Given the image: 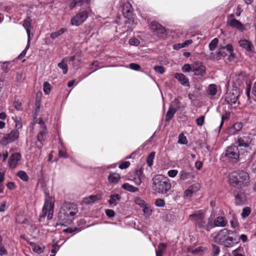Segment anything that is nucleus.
I'll return each instance as SVG.
<instances>
[{"label": "nucleus", "mask_w": 256, "mask_h": 256, "mask_svg": "<svg viewBox=\"0 0 256 256\" xmlns=\"http://www.w3.org/2000/svg\"><path fill=\"white\" fill-rule=\"evenodd\" d=\"M78 212V208L76 204L72 203L63 204L58 216L60 224L64 226L70 224Z\"/></svg>", "instance_id": "nucleus-1"}, {"label": "nucleus", "mask_w": 256, "mask_h": 256, "mask_svg": "<svg viewBox=\"0 0 256 256\" xmlns=\"http://www.w3.org/2000/svg\"><path fill=\"white\" fill-rule=\"evenodd\" d=\"M188 219L194 222L196 226L199 228L209 231L212 228V220L207 219L202 210L194 212L188 216Z\"/></svg>", "instance_id": "nucleus-2"}, {"label": "nucleus", "mask_w": 256, "mask_h": 256, "mask_svg": "<svg viewBox=\"0 0 256 256\" xmlns=\"http://www.w3.org/2000/svg\"><path fill=\"white\" fill-rule=\"evenodd\" d=\"M171 187L169 180L162 174L156 175L152 178V188L156 193L166 194Z\"/></svg>", "instance_id": "nucleus-3"}, {"label": "nucleus", "mask_w": 256, "mask_h": 256, "mask_svg": "<svg viewBox=\"0 0 256 256\" xmlns=\"http://www.w3.org/2000/svg\"><path fill=\"white\" fill-rule=\"evenodd\" d=\"M234 233L233 232L230 233V231L227 229H222L214 236V240L216 243L224 245L226 247H232L234 244V238L228 235Z\"/></svg>", "instance_id": "nucleus-4"}, {"label": "nucleus", "mask_w": 256, "mask_h": 256, "mask_svg": "<svg viewBox=\"0 0 256 256\" xmlns=\"http://www.w3.org/2000/svg\"><path fill=\"white\" fill-rule=\"evenodd\" d=\"M54 199L46 194L44 204L42 208V214L41 218L47 216L48 219L50 220L53 216L54 208Z\"/></svg>", "instance_id": "nucleus-5"}, {"label": "nucleus", "mask_w": 256, "mask_h": 256, "mask_svg": "<svg viewBox=\"0 0 256 256\" xmlns=\"http://www.w3.org/2000/svg\"><path fill=\"white\" fill-rule=\"evenodd\" d=\"M32 20L30 17H28L23 22V26L25 28L28 35V42L24 50L18 56V58H21L22 57L24 56L30 48L31 35L33 36V34L30 33L31 30L32 28Z\"/></svg>", "instance_id": "nucleus-6"}, {"label": "nucleus", "mask_w": 256, "mask_h": 256, "mask_svg": "<svg viewBox=\"0 0 256 256\" xmlns=\"http://www.w3.org/2000/svg\"><path fill=\"white\" fill-rule=\"evenodd\" d=\"M239 156V150L236 146H230L226 150L225 156L232 162H237Z\"/></svg>", "instance_id": "nucleus-7"}, {"label": "nucleus", "mask_w": 256, "mask_h": 256, "mask_svg": "<svg viewBox=\"0 0 256 256\" xmlns=\"http://www.w3.org/2000/svg\"><path fill=\"white\" fill-rule=\"evenodd\" d=\"M88 16L87 10H83L76 14L70 20L72 26H79L83 24Z\"/></svg>", "instance_id": "nucleus-8"}, {"label": "nucleus", "mask_w": 256, "mask_h": 256, "mask_svg": "<svg viewBox=\"0 0 256 256\" xmlns=\"http://www.w3.org/2000/svg\"><path fill=\"white\" fill-rule=\"evenodd\" d=\"M18 137L19 132L17 130H12L10 133L4 135L0 140V143L4 146H6L16 140Z\"/></svg>", "instance_id": "nucleus-9"}, {"label": "nucleus", "mask_w": 256, "mask_h": 256, "mask_svg": "<svg viewBox=\"0 0 256 256\" xmlns=\"http://www.w3.org/2000/svg\"><path fill=\"white\" fill-rule=\"evenodd\" d=\"M240 96V92L238 90H232L225 95V101L228 104L232 106L236 104Z\"/></svg>", "instance_id": "nucleus-10"}, {"label": "nucleus", "mask_w": 256, "mask_h": 256, "mask_svg": "<svg viewBox=\"0 0 256 256\" xmlns=\"http://www.w3.org/2000/svg\"><path fill=\"white\" fill-rule=\"evenodd\" d=\"M36 122L40 125L42 128L38 134L37 139L39 142H42L46 138V136L48 133L46 127L44 122H43L42 118H38Z\"/></svg>", "instance_id": "nucleus-11"}, {"label": "nucleus", "mask_w": 256, "mask_h": 256, "mask_svg": "<svg viewBox=\"0 0 256 256\" xmlns=\"http://www.w3.org/2000/svg\"><path fill=\"white\" fill-rule=\"evenodd\" d=\"M192 72L196 76H203L205 74L206 68L201 62H196L192 64Z\"/></svg>", "instance_id": "nucleus-12"}, {"label": "nucleus", "mask_w": 256, "mask_h": 256, "mask_svg": "<svg viewBox=\"0 0 256 256\" xmlns=\"http://www.w3.org/2000/svg\"><path fill=\"white\" fill-rule=\"evenodd\" d=\"M21 154L18 152L13 154L10 158L8 164L10 168H16L18 162L21 159Z\"/></svg>", "instance_id": "nucleus-13"}, {"label": "nucleus", "mask_w": 256, "mask_h": 256, "mask_svg": "<svg viewBox=\"0 0 256 256\" xmlns=\"http://www.w3.org/2000/svg\"><path fill=\"white\" fill-rule=\"evenodd\" d=\"M144 176L143 174L142 170L140 169L137 170L135 171L134 176L131 180L134 182L136 186H138L142 182V180H144ZM129 180H130L129 179Z\"/></svg>", "instance_id": "nucleus-14"}, {"label": "nucleus", "mask_w": 256, "mask_h": 256, "mask_svg": "<svg viewBox=\"0 0 256 256\" xmlns=\"http://www.w3.org/2000/svg\"><path fill=\"white\" fill-rule=\"evenodd\" d=\"M239 172V186L242 187L246 185L249 182L248 174L243 170H238Z\"/></svg>", "instance_id": "nucleus-15"}, {"label": "nucleus", "mask_w": 256, "mask_h": 256, "mask_svg": "<svg viewBox=\"0 0 256 256\" xmlns=\"http://www.w3.org/2000/svg\"><path fill=\"white\" fill-rule=\"evenodd\" d=\"M229 25L240 32H243L246 30V25L242 24L239 20L236 18H232L228 20Z\"/></svg>", "instance_id": "nucleus-16"}, {"label": "nucleus", "mask_w": 256, "mask_h": 256, "mask_svg": "<svg viewBox=\"0 0 256 256\" xmlns=\"http://www.w3.org/2000/svg\"><path fill=\"white\" fill-rule=\"evenodd\" d=\"M230 183L233 186H239V172L234 171L231 172L229 176Z\"/></svg>", "instance_id": "nucleus-17"}, {"label": "nucleus", "mask_w": 256, "mask_h": 256, "mask_svg": "<svg viewBox=\"0 0 256 256\" xmlns=\"http://www.w3.org/2000/svg\"><path fill=\"white\" fill-rule=\"evenodd\" d=\"M150 28L156 34H163L165 31L164 28L160 24L154 21L151 22Z\"/></svg>", "instance_id": "nucleus-18"}, {"label": "nucleus", "mask_w": 256, "mask_h": 256, "mask_svg": "<svg viewBox=\"0 0 256 256\" xmlns=\"http://www.w3.org/2000/svg\"><path fill=\"white\" fill-rule=\"evenodd\" d=\"M240 46L244 48L248 52L252 51L253 46L252 43L248 40L246 39H242L238 42Z\"/></svg>", "instance_id": "nucleus-19"}, {"label": "nucleus", "mask_w": 256, "mask_h": 256, "mask_svg": "<svg viewBox=\"0 0 256 256\" xmlns=\"http://www.w3.org/2000/svg\"><path fill=\"white\" fill-rule=\"evenodd\" d=\"M235 202L236 205H242L246 201V198L244 192L240 190L237 194H235Z\"/></svg>", "instance_id": "nucleus-20"}, {"label": "nucleus", "mask_w": 256, "mask_h": 256, "mask_svg": "<svg viewBox=\"0 0 256 256\" xmlns=\"http://www.w3.org/2000/svg\"><path fill=\"white\" fill-rule=\"evenodd\" d=\"M250 142V139L248 134L238 138V144L240 146L248 147Z\"/></svg>", "instance_id": "nucleus-21"}, {"label": "nucleus", "mask_w": 256, "mask_h": 256, "mask_svg": "<svg viewBox=\"0 0 256 256\" xmlns=\"http://www.w3.org/2000/svg\"><path fill=\"white\" fill-rule=\"evenodd\" d=\"M226 56V54L223 51V48H220L216 52H212L210 58L213 60H220Z\"/></svg>", "instance_id": "nucleus-22"}, {"label": "nucleus", "mask_w": 256, "mask_h": 256, "mask_svg": "<svg viewBox=\"0 0 256 256\" xmlns=\"http://www.w3.org/2000/svg\"><path fill=\"white\" fill-rule=\"evenodd\" d=\"M175 78L178 80L181 84L184 86H189V80L184 74L181 73H176L175 74Z\"/></svg>", "instance_id": "nucleus-23"}, {"label": "nucleus", "mask_w": 256, "mask_h": 256, "mask_svg": "<svg viewBox=\"0 0 256 256\" xmlns=\"http://www.w3.org/2000/svg\"><path fill=\"white\" fill-rule=\"evenodd\" d=\"M218 92V86L215 84H210L208 86L207 94L210 98H214Z\"/></svg>", "instance_id": "nucleus-24"}, {"label": "nucleus", "mask_w": 256, "mask_h": 256, "mask_svg": "<svg viewBox=\"0 0 256 256\" xmlns=\"http://www.w3.org/2000/svg\"><path fill=\"white\" fill-rule=\"evenodd\" d=\"M30 245L32 250L38 254H40L44 252V246L39 245L34 242H30Z\"/></svg>", "instance_id": "nucleus-25"}, {"label": "nucleus", "mask_w": 256, "mask_h": 256, "mask_svg": "<svg viewBox=\"0 0 256 256\" xmlns=\"http://www.w3.org/2000/svg\"><path fill=\"white\" fill-rule=\"evenodd\" d=\"M242 124L241 122H236L230 128L228 132L230 134H234L242 128Z\"/></svg>", "instance_id": "nucleus-26"}, {"label": "nucleus", "mask_w": 256, "mask_h": 256, "mask_svg": "<svg viewBox=\"0 0 256 256\" xmlns=\"http://www.w3.org/2000/svg\"><path fill=\"white\" fill-rule=\"evenodd\" d=\"M122 188L125 190L129 192H136L139 190V188L134 186L126 182L124 183L122 186Z\"/></svg>", "instance_id": "nucleus-27"}, {"label": "nucleus", "mask_w": 256, "mask_h": 256, "mask_svg": "<svg viewBox=\"0 0 256 256\" xmlns=\"http://www.w3.org/2000/svg\"><path fill=\"white\" fill-rule=\"evenodd\" d=\"M121 198L118 194H112L110 196L108 201L109 204L112 206H116L120 202Z\"/></svg>", "instance_id": "nucleus-28"}, {"label": "nucleus", "mask_w": 256, "mask_h": 256, "mask_svg": "<svg viewBox=\"0 0 256 256\" xmlns=\"http://www.w3.org/2000/svg\"><path fill=\"white\" fill-rule=\"evenodd\" d=\"M214 225L216 226H224L226 224V221L224 217L218 216L214 220Z\"/></svg>", "instance_id": "nucleus-29"}, {"label": "nucleus", "mask_w": 256, "mask_h": 256, "mask_svg": "<svg viewBox=\"0 0 256 256\" xmlns=\"http://www.w3.org/2000/svg\"><path fill=\"white\" fill-rule=\"evenodd\" d=\"M120 178V175L118 173H111L108 176V180L110 182L116 183Z\"/></svg>", "instance_id": "nucleus-30"}, {"label": "nucleus", "mask_w": 256, "mask_h": 256, "mask_svg": "<svg viewBox=\"0 0 256 256\" xmlns=\"http://www.w3.org/2000/svg\"><path fill=\"white\" fill-rule=\"evenodd\" d=\"M142 210L146 218L150 217L152 212V209L148 204H147L146 206L142 208Z\"/></svg>", "instance_id": "nucleus-31"}, {"label": "nucleus", "mask_w": 256, "mask_h": 256, "mask_svg": "<svg viewBox=\"0 0 256 256\" xmlns=\"http://www.w3.org/2000/svg\"><path fill=\"white\" fill-rule=\"evenodd\" d=\"M60 146L58 150V156L60 157H64L65 158H67L68 155L66 152V148L64 146V144L62 141L60 140Z\"/></svg>", "instance_id": "nucleus-32"}, {"label": "nucleus", "mask_w": 256, "mask_h": 256, "mask_svg": "<svg viewBox=\"0 0 256 256\" xmlns=\"http://www.w3.org/2000/svg\"><path fill=\"white\" fill-rule=\"evenodd\" d=\"M67 30L66 28H62L58 30L52 32L50 34V37L52 39L54 40L65 32Z\"/></svg>", "instance_id": "nucleus-33"}, {"label": "nucleus", "mask_w": 256, "mask_h": 256, "mask_svg": "<svg viewBox=\"0 0 256 256\" xmlns=\"http://www.w3.org/2000/svg\"><path fill=\"white\" fill-rule=\"evenodd\" d=\"M192 174L187 172L184 170H182L180 172L179 178L180 180H186L191 178Z\"/></svg>", "instance_id": "nucleus-34"}, {"label": "nucleus", "mask_w": 256, "mask_h": 256, "mask_svg": "<svg viewBox=\"0 0 256 256\" xmlns=\"http://www.w3.org/2000/svg\"><path fill=\"white\" fill-rule=\"evenodd\" d=\"M100 198V196L96 195H92L84 199V202L86 204H90L94 202Z\"/></svg>", "instance_id": "nucleus-35"}, {"label": "nucleus", "mask_w": 256, "mask_h": 256, "mask_svg": "<svg viewBox=\"0 0 256 256\" xmlns=\"http://www.w3.org/2000/svg\"><path fill=\"white\" fill-rule=\"evenodd\" d=\"M223 48V50L226 49L229 53V60H231L234 57V48L233 46L231 44H228L225 46H222Z\"/></svg>", "instance_id": "nucleus-36"}, {"label": "nucleus", "mask_w": 256, "mask_h": 256, "mask_svg": "<svg viewBox=\"0 0 256 256\" xmlns=\"http://www.w3.org/2000/svg\"><path fill=\"white\" fill-rule=\"evenodd\" d=\"M176 110L173 108H170L166 116V121H169L173 117L176 113Z\"/></svg>", "instance_id": "nucleus-37"}, {"label": "nucleus", "mask_w": 256, "mask_h": 256, "mask_svg": "<svg viewBox=\"0 0 256 256\" xmlns=\"http://www.w3.org/2000/svg\"><path fill=\"white\" fill-rule=\"evenodd\" d=\"M167 247V244L164 243H160L156 250V254H163Z\"/></svg>", "instance_id": "nucleus-38"}, {"label": "nucleus", "mask_w": 256, "mask_h": 256, "mask_svg": "<svg viewBox=\"0 0 256 256\" xmlns=\"http://www.w3.org/2000/svg\"><path fill=\"white\" fill-rule=\"evenodd\" d=\"M134 202L136 205L140 206L142 208H144V206H145L148 204L144 200L139 197H136L134 198Z\"/></svg>", "instance_id": "nucleus-39"}, {"label": "nucleus", "mask_w": 256, "mask_h": 256, "mask_svg": "<svg viewBox=\"0 0 256 256\" xmlns=\"http://www.w3.org/2000/svg\"><path fill=\"white\" fill-rule=\"evenodd\" d=\"M240 240L244 243L247 242L248 240L247 236L244 234H242L239 237L234 238V243H238Z\"/></svg>", "instance_id": "nucleus-40"}, {"label": "nucleus", "mask_w": 256, "mask_h": 256, "mask_svg": "<svg viewBox=\"0 0 256 256\" xmlns=\"http://www.w3.org/2000/svg\"><path fill=\"white\" fill-rule=\"evenodd\" d=\"M155 156V152H151L148 155L146 159V164L149 166H151L153 164Z\"/></svg>", "instance_id": "nucleus-41"}, {"label": "nucleus", "mask_w": 256, "mask_h": 256, "mask_svg": "<svg viewBox=\"0 0 256 256\" xmlns=\"http://www.w3.org/2000/svg\"><path fill=\"white\" fill-rule=\"evenodd\" d=\"M17 176L24 181L26 182L28 180V176L26 173L23 170L19 171L17 174Z\"/></svg>", "instance_id": "nucleus-42"}, {"label": "nucleus", "mask_w": 256, "mask_h": 256, "mask_svg": "<svg viewBox=\"0 0 256 256\" xmlns=\"http://www.w3.org/2000/svg\"><path fill=\"white\" fill-rule=\"evenodd\" d=\"M218 40L217 38H214L212 40L209 44V48L211 51H213L215 50L218 46Z\"/></svg>", "instance_id": "nucleus-43"}, {"label": "nucleus", "mask_w": 256, "mask_h": 256, "mask_svg": "<svg viewBox=\"0 0 256 256\" xmlns=\"http://www.w3.org/2000/svg\"><path fill=\"white\" fill-rule=\"evenodd\" d=\"M58 66L62 70L64 74H66L68 70V64L64 60L58 64Z\"/></svg>", "instance_id": "nucleus-44"}, {"label": "nucleus", "mask_w": 256, "mask_h": 256, "mask_svg": "<svg viewBox=\"0 0 256 256\" xmlns=\"http://www.w3.org/2000/svg\"><path fill=\"white\" fill-rule=\"evenodd\" d=\"M10 64V62H0V64L1 66V68H2V70L5 72H8V71L9 70Z\"/></svg>", "instance_id": "nucleus-45"}, {"label": "nucleus", "mask_w": 256, "mask_h": 256, "mask_svg": "<svg viewBox=\"0 0 256 256\" xmlns=\"http://www.w3.org/2000/svg\"><path fill=\"white\" fill-rule=\"evenodd\" d=\"M251 212L250 208L248 206H246L242 210L241 216L242 218H244L248 216L250 214Z\"/></svg>", "instance_id": "nucleus-46"}, {"label": "nucleus", "mask_w": 256, "mask_h": 256, "mask_svg": "<svg viewBox=\"0 0 256 256\" xmlns=\"http://www.w3.org/2000/svg\"><path fill=\"white\" fill-rule=\"evenodd\" d=\"M44 92L46 94H48L51 90V86L49 82H46L44 83L43 85Z\"/></svg>", "instance_id": "nucleus-47"}, {"label": "nucleus", "mask_w": 256, "mask_h": 256, "mask_svg": "<svg viewBox=\"0 0 256 256\" xmlns=\"http://www.w3.org/2000/svg\"><path fill=\"white\" fill-rule=\"evenodd\" d=\"M12 119L15 122V126L16 129H20L22 128V120L20 118L16 117L15 118L12 117Z\"/></svg>", "instance_id": "nucleus-48"}, {"label": "nucleus", "mask_w": 256, "mask_h": 256, "mask_svg": "<svg viewBox=\"0 0 256 256\" xmlns=\"http://www.w3.org/2000/svg\"><path fill=\"white\" fill-rule=\"evenodd\" d=\"M82 2L83 0H72L70 4V8L71 9H72L76 6H81Z\"/></svg>", "instance_id": "nucleus-49"}, {"label": "nucleus", "mask_w": 256, "mask_h": 256, "mask_svg": "<svg viewBox=\"0 0 256 256\" xmlns=\"http://www.w3.org/2000/svg\"><path fill=\"white\" fill-rule=\"evenodd\" d=\"M178 143L182 144H186L188 143L186 138L183 134H180L179 135Z\"/></svg>", "instance_id": "nucleus-50"}, {"label": "nucleus", "mask_w": 256, "mask_h": 256, "mask_svg": "<svg viewBox=\"0 0 256 256\" xmlns=\"http://www.w3.org/2000/svg\"><path fill=\"white\" fill-rule=\"evenodd\" d=\"M192 64H184L182 67V70L184 72H192Z\"/></svg>", "instance_id": "nucleus-51"}, {"label": "nucleus", "mask_w": 256, "mask_h": 256, "mask_svg": "<svg viewBox=\"0 0 256 256\" xmlns=\"http://www.w3.org/2000/svg\"><path fill=\"white\" fill-rule=\"evenodd\" d=\"M166 202L164 199L158 198L155 201V204L158 207H164Z\"/></svg>", "instance_id": "nucleus-52"}, {"label": "nucleus", "mask_w": 256, "mask_h": 256, "mask_svg": "<svg viewBox=\"0 0 256 256\" xmlns=\"http://www.w3.org/2000/svg\"><path fill=\"white\" fill-rule=\"evenodd\" d=\"M194 188L191 187L190 188L187 189L185 190L184 192V196L186 197H191L192 196L193 193L194 192V190H193Z\"/></svg>", "instance_id": "nucleus-53"}, {"label": "nucleus", "mask_w": 256, "mask_h": 256, "mask_svg": "<svg viewBox=\"0 0 256 256\" xmlns=\"http://www.w3.org/2000/svg\"><path fill=\"white\" fill-rule=\"evenodd\" d=\"M129 44L131 46H137L140 44V41L136 38H132L129 40Z\"/></svg>", "instance_id": "nucleus-54"}, {"label": "nucleus", "mask_w": 256, "mask_h": 256, "mask_svg": "<svg viewBox=\"0 0 256 256\" xmlns=\"http://www.w3.org/2000/svg\"><path fill=\"white\" fill-rule=\"evenodd\" d=\"M167 174L169 177L174 178L178 174V170H170L168 172Z\"/></svg>", "instance_id": "nucleus-55"}, {"label": "nucleus", "mask_w": 256, "mask_h": 256, "mask_svg": "<svg viewBox=\"0 0 256 256\" xmlns=\"http://www.w3.org/2000/svg\"><path fill=\"white\" fill-rule=\"evenodd\" d=\"M154 68L156 72L160 74H162L165 72L164 68L162 66H156Z\"/></svg>", "instance_id": "nucleus-56"}, {"label": "nucleus", "mask_w": 256, "mask_h": 256, "mask_svg": "<svg viewBox=\"0 0 256 256\" xmlns=\"http://www.w3.org/2000/svg\"><path fill=\"white\" fill-rule=\"evenodd\" d=\"M130 166V162L128 161H125L121 162L119 165V168L123 170L128 168Z\"/></svg>", "instance_id": "nucleus-57"}, {"label": "nucleus", "mask_w": 256, "mask_h": 256, "mask_svg": "<svg viewBox=\"0 0 256 256\" xmlns=\"http://www.w3.org/2000/svg\"><path fill=\"white\" fill-rule=\"evenodd\" d=\"M8 254V251L2 244V242L0 243V256L6 255Z\"/></svg>", "instance_id": "nucleus-58"}, {"label": "nucleus", "mask_w": 256, "mask_h": 256, "mask_svg": "<svg viewBox=\"0 0 256 256\" xmlns=\"http://www.w3.org/2000/svg\"><path fill=\"white\" fill-rule=\"evenodd\" d=\"M204 120V116H201L200 118H196V123L199 126H202L203 125Z\"/></svg>", "instance_id": "nucleus-59"}, {"label": "nucleus", "mask_w": 256, "mask_h": 256, "mask_svg": "<svg viewBox=\"0 0 256 256\" xmlns=\"http://www.w3.org/2000/svg\"><path fill=\"white\" fill-rule=\"evenodd\" d=\"M23 74L22 72H18L16 74V80L18 82H22L24 80Z\"/></svg>", "instance_id": "nucleus-60"}, {"label": "nucleus", "mask_w": 256, "mask_h": 256, "mask_svg": "<svg viewBox=\"0 0 256 256\" xmlns=\"http://www.w3.org/2000/svg\"><path fill=\"white\" fill-rule=\"evenodd\" d=\"M140 66L134 63H130V68L135 70H138L140 69Z\"/></svg>", "instance_id": "nucleus-61"}, {"label": "nucleus", "mask_w": 256, "mask_h": 256, "mask_svg": "<svg viewBox=\"0 0 256 256\" xmlns=\"http://www.w3.org/2000/svg\"><path fill=\"white\" fill-rule=\"evenodd\" d=\"M106 216L109 218L114 217L115 215L114 212L113 210L110 209L106 210Z\"/></svg>", "instance_id": "nucleus-62"}, {"label": "nucleus", "mask_w": 256, "mask_h": 256, "mask_svg": "<svg viewBox=\"0 0 256 256\" xmlns=\"http://www.w3.org/2000/svg\"><path fill=\"white\" fill-rule=\"evenodd\" d=\"M14 106L15 108L18 110H22V104L18 102V101H15L14 102Z\"/></svg>", "instance_id": "nucleus-63"}, {"label": "nucleus", "mask_w": 256, "mask_h": 256, "mask_svg": "<svg viewBox=\"0 0 256 256\" xmlns=\"http://www.w3.org/2000/svg\"><path fill=\"white\" fill-rule=\"evenodd\" d=\"M206 249H205V248L204 247L200 246V247H198V248H196L194 250H192V254H198L199 252H202L204 251Z\"/></svg>", "instance_id": "nucleus-64"}]
</instances>
